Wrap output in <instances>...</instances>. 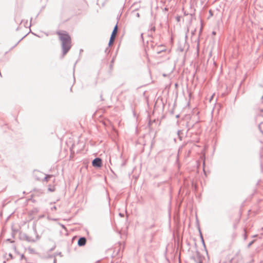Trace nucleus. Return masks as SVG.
<instances>
[{"mask_svg":"<svg viewBox=\"0 0 263 263\" xmlns=\"http://www.w3.org/2000/svg\"><path fill=\"white\" fill-rule=\"evenodd\" d=\"M116 34H117V33L112 31V33H111V36H113V37H116Z\"/></svg>","mask_w":263,"mask_h":263,"instance_id":"423d86ee","label":"nucleus"},{"mask_svg":"<svg viewBox=\"0 0 263 263\" xmlns=\"http://www.w3.org/2000/svg\"><path fill=\"white\" fill-rule=\"evenodd\" d=\"M51 176H52L51 175H48V176H47L45 178V180H46V181H48V178H50Z\"/></svg>","mask_w":263,"mask_h":263,"instance_id":"6e6552de","label":"nucleus"},{"mask_svg":"<svg viewBox=\"0 0 263 263\" xmlns=\"http://www.w3.org/2000/svg\"><path fill=\"white\" fill-rule=\"evenodd\" d=\"M53 209H54V210H56V209H57V208H56V207H55V206H54V207H53Z\"/></svg>","mask_w":263,"mask_h":263,"instance_id":"1a4fd4ad","label":"nucleus"},{"mask_svg":"<svg viewBox=\"0 0 263 263\" xmlns=\"http://www.w3.org/2000/svg\"><path fill=\"white\" fill-rule=\"evenodd\" d=\"M92 165L96 167H101L102 166V160L100 158L95 159L92 161Z\"/></svg>","mask_w":263,"mask_h":263,"instance_id":"f03ea898","label":"nucleus"},{"mask_svg":"<svg viewBox=\"0 0 263 263\" xmlns=\"http://www.w3.org/2000/svg\"><path fill=\"white\" fill-rule=\"evenodd\" d=\"M49 190H50L51 192L54 191H55V187L53 186L52 188H49Z\"/></svg>","mask_w":263,"mask_h":263,"instance_id":"0eeeda50","label":"nucleus"},{"mask_svg":"<svg viewBox=\"0 0 263 263\" xmlns=\"http://www.w3.org/2000/svg\"><path fill=\"white\" fill-rule=\"evenodd\" d=\"M117 30H118V26H117V25H116V26L115 27V28L113 30V31L117 33Z\"/></svg>","mask_w":263,"mask_h":263,"instance_id":"39448f33","label":"nucleus"},{"mask_svg":"<svg viewBox=\"0 0 263 263\" xmlns=\"http://www.w3.org/2000/svg\"><path fill=\"white\" fill-rule=\"evenodd\" d=\"M86 238L84 237H81L79 239L78 243L79 246H83L86 244Z\"/></svg>","mask_w":263,"mask_h":263,"instance_id":"7ed1b4c3","label":"nucleus"},{"mask_svg":"<svg viewBox=\"0 0 263 263\" xmlns=\"http://www.w3.org/2000/svg\"><path fill=\"white\" fill-rule=\"evenodd\" d=\"M115 37L113 36H110L109 42V45H111L115 41Z\"/></svg>","mask_w":263,"mask_h":263,"instance_id":"20e7f679","label":"nucleus"},{"mask_svg":"<svg viewBox=\"0 0 263 263\" xmlns=\"http://www.w3.org/2000/svg\"><path fill=\"white\" fill-rule=\"evenodd\" d=\"M62 43L63 55L64 56L71 47V39L68 33L65 31H58L56 32Z\"/></svg>","mask_w":263,"mask_h":263,"instance_id":"f257e3e1","label":"nucleus"}]
</instances>
